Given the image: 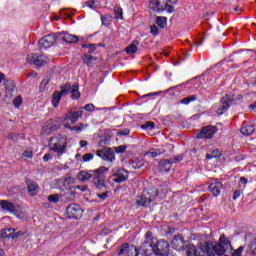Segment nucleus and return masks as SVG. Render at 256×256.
Returning a JSON list of instances; mask_svg holds the SVG:
<instances>
[{
    "instance_id": "f257e3e1",
    "label": "nucleus",
    "mask_w": 256,
    "mask_h": 256,
    "mask_svg": "<svg viewBox=\"0 0 256 256\" xmlns=\"http://www.w3.org/2000/svg\"><path fill=\"white\" fill-rule=\"evenodd\" d=\"M245 247L240 246L238 249L233 251V246H231V241L225 238L224 235L220 236V239L217 244L215 243H207L206 251L208 256H241Z\"/></svg>"
},
{
    "instance_id": "f03ea898",
    "label": "nucleus",
    "mask_w": 256,
    "mask_h": 256,
    "mask_svg": "<svg viewBox=\"0 0 256 256\" xmlns=\"http://www.w3.org/2000/svg\"><path fill=\"white\" fill-rule=\"evenodd\" d=\"M108 173V167L100 166L99 168L94 170L79 172V174L77 175V179L82 183H86V181H89L91 179L96 189H105V179Z\"/></svg>"
},
{
    "instance_id": "7ed1b4c3",
    "label": "nucleus",
    "mask_w": 256,
    "mask_h": 256,
    "mask_svg": "<svg viewBox=\"0 0 256 256\" xmlns=\"http://www.w3.org/2000/svg\"><path fill=\"white\" fill-rule=\"evenodd\" d=\"M49 149L61 157L67 151V137L57 134L50 139Z\"/></svg>"
},
{
    "instance_id": "20e7f679",
    "label": "nucleus",
    "mask_w": 256,
    "mask_h": 256,
    "mask_svg": "<svg viewBox=\"0 0 256 256\" xmlns=\"http://www.w3.org/2000/svg\"><path fill=\"white\" fill-rule=\"evenodd\" d=\"M155 255V239L153 232L148 231L145 235V240L141 244L139 252H136V256H151Z\"/></svg>"
},
{
    "instance_id": "39448f33",
    "label": "nucleus",
    "mask_w": 256,
    "mask_h": 256,
    "mask_svg": "<svg viewBox=\"0 0 256 256\" xmlns=\"http://www.w3.org/2000/svg\"><path fill=\"white\" fill-rule=\"evenodd\" d=\"M159 195V190L155 187H151L143 190L142 195L139 200H137L138 205L141 207H149L155 198Z\"/></svg>"
},
{
    "instance_id": "423d86ee",
    "label": "nucleus",
    "mask_w": 256,
    "mask_h": 256,
    "mask_svg": "<svg viewBox=\"0 0 256 256\" xmlns=\"http://www.w3.org/2000/svg\"><path fill=\"white\" fill-rule=\"evenodd\" d=\"M149 8L152 11H167V13H173L175 11L173 5L163 3V0H150Z\"/></svg>"
},
{
    "instance_id": "0eeeda50",
    "label": "nucleus",
    "mask_w": 256,
    "mask_h": 256,
    "mask_svg": "<svg viewBox=\"0 0 256 256\" xmlns=\"http://www.w3.org/2000/svg\"><path fill=\"white\" fill-rule=\"evenodd\" d=\"M127 179H129V171L119 167L112 169V181L114 183H125Z\"/></svg>"
},
{
    "instance_id": "6e6552de",
    "label": "nucleus",
    "mask_w": 256,
    "mask_h": 256,
    "mask_svg": "<svg viewBox=\"0 0 256 256\" xmlns=\"http://www.w3.org/2000/svg\"><path fill=\"white\" fill-rule=\"evenodd\" d=\"M27 63H31L32 65H36V67H43L49 63V58L45 55H37V54H28L26 58Z\"/></svg>"
},
{
    "instance_id": "1a4fd4ad",
    "label": "nucleus",
    "mask_w": 256,
    "mask_h": 256,
    "mask_svg": "<svg viewBox=\"0 0 256 256\" xmlns=\"http://www.w3.org/2000/svg\"><path fill=\"white\" fill-rule=\"evenodd\" d=\"M69 219H81L83 217V209L77 204H71L66 208Z\"/></svg>"
},
{
    "instance_id": "9d476101",
    "label": "nucleus",
    "mask_w": 256,
    "mask_h": 256,
    "mask_svg": "<svg viewBox=\"0 0 256 256\" xmlns=\"http://www.w3.org/2000/svg\"><path fill=\"white\" fill-rule=\"evenodd\" d=\"M59 127H61V118H52L44 124L43 130L49 135L53 131H58Z\"/></svg>"
},
{
    "instance_id": "9b49d317",
    "label": "nucleus",
    "mask_w": 256,
    "mask_h": 256,
    "mask_svg": "<svg viewBox=\"0 0 256 256\" xmlns=\"http://www.w3.org/2000/svg\"><path fill=\"white\" fill-rule=\"evenodd\" d=\"M233 105V98L229 95H225L221 100H220V106L216 110L217 115H223L224 113H227L229 110V107Z\"/></svg>"
},
{
    "instance_id": "f8f14e48",
    "label": "nucleus",
    "mask_w": 256,
    "mask_h": 256,
    "mask_svg": "<svg viewBox=\"0 0 256 256\" xmlns=\"http://www.w3.org/2000/svg\"><path fill=\"white\" fill-rule=\"evenodd\" d=\"M56 41L57 36L55 34H48L38 41V45L40 49H49V47L55 45Z\"/></svg>"
},
{
    "instance_id": "ddd939ff",
    "label": "nucleus",
    "mask_w": 256,
    "mask_h": 256,
    "mask_svg": "<svg viewBox=\"0 0 256 256\" xmlns=\"http://www.w3.org/2000/svg\"><path fill=\"white\" fill-rule=\"evenodd\" d=\"M155 255L169 256V242L165 240L155 242Z\"/></svg>"
},
{
    "instance_id": "4468645a",
    "label": "nucleus",
    "mask_w": 256,
    "mask_h": 256,
    "mask_svg": "<svg viewBox=\"0 0 256 256\" xmlns=\"http://www.w3.org/2000/svg\"><path fill=\"white\" fill-rule=\"evenodd\" d=\"M215 133H217V127L211 125L204 126L197 134V139H213Z\"/></svg>"
},
{
    "instance_id": "2eb2a0df",
    "label": "nucleus",
    "mask_w": 256,
    "mask_h": 256,
    "mask_svg": "<svg viewBox=\"0 0 256 256\" xmlns=\"http://www.w3.org/2000/svg\"><path fill=\"white\" fill-rule=\"evenodd\" d=\"M96 155L97 157L103 159V161H110V163H113V161H115V152H113L111 148L97 150Z\"/></svg>"
},
{
    "instance_id": "dca6fc26",
    "label": "nucleus",
    "mask_w": 256,
    "mask_h": 256,
    "mask_svg": "<svg viewBox=\"0 0 256 256\" xmlns=\"http://www.w3.org/2000/svg\"><path fill=\"white\" fill-rule=\"evenodd\" d=\"M207 243H205V250L203 248H196L195 245L189 244L186 250V255L187 256H203L205 255V252L207 253ZM213 243V242H209Z\"/></svg>"
},
{
    "instance_id": "f3484780",
    "label": "nucleus",
    "mask_w": 256,
    "mask_h": 256,
    "mask_svg": "<svg viewBox=\"0 0 256 256\" xmlns=\"http://www.w3.org/2000/svg\"><path fill=\"white\" fill-rule=\"evenodd\" d=\"M0 207L3 211L13 213V215H19V206H15L12 202L7 200H0Z\"/></svg>"
},
{
    "instance_id": "a211bd4d",
    "label": "nucleus",
    "mask_w": 256,
    "mask_h": 256,
    "mask_svg": "<svg viewBox=\"0 0 256 256\" xmlns=\"http://www.w3.org/2000/svg\"><path fill=\"white\" fill-rule=\"evenodd\" d=\"M81 117H83V110H78L68 112L64 119L65 121H70L72 125H75V123L78 122Z\"/></svg>"
},
{
    "instance_id": "6ab92c4d",
    "label": "nucleus",
    "mask_w": 256,
    "mask_h": 256,
    "mask_svg": "<svg viewBox=\"0 0 256 256\" xmlns=\"http://www.w3.org/2000/svg\"><path fill=\"white\" fill-rule=\"evenodd\" d=\"M208 189L214 197H219L221 195V189H223V183L219 181L211 182Z\"/></svg>"
},
{
    "instance_id": "aec40b11",
    "label": "nucleus",
    "mask_w": 256,
    "mask_h": 256,
    "mask_svg": "<svg viewBox=\"0 0 256 256\" xmlns=\"http://www.w3.org/2000/svg\"><path fill=\"white\" fill-rule=\"evenodd\" d=\"M171 243L173 249H175L176 251H181V249L185 247V240L183 239V236L179 234L173 236Z\"/></svg>"
},
{
    "instance_id": "412c9836",
    "label": "nucleus",
    "mask_w": 256,
    "mask_h": 256,
    "mask_svg": "<svg viewBox=\"0 0 256 256\" xmlns=\"http://www.w3.org/2000/svg\"><path fill=\"white\" fill-rule=\"evenodd\" d=\"M26 185L28 187V193L31 197H35V195L39 193V184H37V182L31 179H26Z\"/></svg>"
},
{
    "instance_id": "4be33fe9",
    "label": "nucleus",
    "mask_w": 256,
    "mask_h": 256,
    "mask_svg": "<svg viewBox=\"0 0 256 256\" xmlns=\"http://www.w3.org/2000/svg\"><path fill=\"white\" fill-rule=\"evenodd\" d=\"M19 234L15 233V229L8 228V229H2L0 232V238L1 239H18Z\"/></svg>"
},
{
    "instance_id": "5701e85b",
    "label": "nucleus",
    "mask_w": 256,
    "mask_h": 256,
    "mask_svg": "<svg viewBox=\"0 0 256 256\" xmlns=\"http://www.w3.org/2000/svg\"><path fill=\"white\" fill-rule=\"evenodd\" d=\"M4 87L6 91V97L8 98L13 97V93L15 92V89H17V87L15 86V82H13V80H6L4 82Z\"/></svg>"
},
{
    "instance_id": "b1692460",
    "label": "nucleus",
    "mask_w": 256,
    "mask_h": 256,
    "mask_svg": "<svg viewBox=\"0 0 256 256\" xmlns=\"http://www.w3.org/2000/svg\"><path fill=\"white\" fill-rule=\"evenodd\" d=\"M163 153H165V149L163 148H150L147 152L144 153V157L155 159V157H159V155H163Z\"/></svg>"
},
{
    "instance_id": "393cba45",
    "label": "nucleus",
    "mask_w": 256,
    "mask_h": 256,
    "mask_svg": "<svg viewBox=\"0 0 256 256\" xmlns=\"http://www.w3.org/2000/svg\"><path fill=\"white\" fill-rule=\"evenodd\" d=\"M61 39L62 41H64L65 43H78L79 42V37H77L76 35H72L70 33L67 32H62L61 34Z\"/></svg>"
},
{
    "instance_id": "a878e982",
    "label": "nucleus",
    "mask_w": 256,
    "mask_h": 256,
    "mask_svg": "<svg viewBox=\"0 0 256 256\" xmlns=\"http://www.w3.org/2000/svg\"><path fill=\"white\" fill-rule=\"evenodd\" d=\"M240 133L246 136L253 135L255 133V126L248 123H243L240 129Z\"/></svg>"
},
{
    "instance_id": "bb28decb",
    "label": "nucleus",
    "mask_w": 256,
    "mask_h": 256,
    "mask_svg": "<svg viewBox=\"0 0 256 256\" xmlns=\"http://www.w3.org/2000/svg\"><path fill=\"white\" fill-rule=\"evenodd\" d=\"M99 58L94 57L91 54H84L83 56V61L85 63V65H87L88 67H93V65H95V62L98 61Z\"/></svg>"
},
{
    "instance_id": "cd10ccee",
    "label": "nucleus",
    "mask_w": 256,
    "mask_h": 256,
    "mask_svg": "<svg viewBox=\"0 0 256 256\" xmlns=\"http://www.w3.org/2000/svg\"><path fill=\"white\" fill-rule=\"evenodd\" d=\"M139 47V41L138 40H133L131 44L126 47L125 51L127 55H133L136 51H138Z\"/></svg>"
},
{
    "instance_id": "c85d7f7f",
    "label": "nucleus",
    "mask_w": 256,
    "mask_h": 256,
    "mask_svg": "<svg viewBox=\"0 0 256 256\" xmlns=\"http://www.w3.org/2000/svg\"><path fill=\"white\" fill-rule=\"evenodd\" d=\"M63 94L59 91H55L52 95V105L53 107H59V103H61V98Z\"/></svg>"
},
{
    "instance_id": "c756f323",
    "label": "nucleus",
    "mask_w": 256,
    "mask_h": 256,
    "mask_svg": "<svg viewBox=\"0 0 256 256\" xmlns=\"http://www.w3.org/2000/svg\"><path fill=\"white\" fill-rule=\"evenodd\" d=\"M172 165H173V162H171V160L160 161V169L161 171H165L166 173L167 171H170Z\"/></svg>"
},
{
    "instance_id": "7c9ffc66",
    "label": "nucleus",
    "mask_w": 256,
    "mask_h": 256,
    "mask_svg": "<svg viewBox=\"0 0 256 256\" xmlns=\"http://www.w3.org/2000/svg\"><path fill=\"white\" fill-rule=\"evenodd\" d=\"M59 181L60 183H63V186L66 187V189H71L69 185H73L75 183V180L71 176L61 178Z\"/></svg>"
},
{
    "instance_id": "2f4dec72",
    "label": "nucleus",
    "mask_w": 256,
    "mask_h": 256,
    "mask_svg": "<svg viewBox=\"0 0 256 256\" xmlns=\"http://www.w3.org/2000/svg\"><path fill=\"white\" fill-rule=\"evenodd\" d=\"M71 97L72 99H80L81 98V92H79V84H74L72 86V90H71Z\"/></svg>"
},
{
    "instance_id": "473e14b6",
    "label": "nucleus",
    "mask_w": 256,
    "mask_h": 256,
    "mask_svg": "<svg viewBox=\"0 0 256 256\" xmlns=\"http://www.w3.org/2000/svg\"><path fill=\"white\" fill-rule=\"evenodd\" d=\"M193 101H197V96L196 95H191L186 98H183L180 100L181 105H189V103H193Z\"/></svg>"
},
{
    "instance_id": "72a5a7b5",
    "label": "nucleus",
    "mask_w": 256,
    "mask_h": 256,
    "mask_svg": "<svg viewBox=\"0 0 256 256\" xmlns=\"http://www.w3.org/2000/svg\"><path fill=\"white\" fill-rule=\"evenodd\" d=\"M156 23L158 27H160V29H165V27H167V18L158 16L156 19Z\"/></svg>"
},
{
    "instance_id": "f704fd0d",
    "label": "nucleus",
    "mask_w": 256,
    "mask_h": 256,
    "mask_svg": "<svg viewBox=\"0 0 256 256\" xmlns=\"http://www.w3.org/2000/svg\"><path fill=\"white\" fill-rule=\"evenodd\" d=\"M82 48L88 49L89 55H93V53H95V51H97V44H83Z\"/></svg>"
},
{
    "instance_id": "c9c22d12",
    "label": "nucleus",
    "mask_w": 256,
    "mask_h": 256,
    "mask_svg": "<svg viewBox=\"0 0 256 256\" xmlns=\"http://www.w3.org/2000/svg\"><path fill=\"white\" fill-rule=\"evenodd\" d=\"M143 165H144L143 160L138 159V158L134 159L131 162L132 169H141Z\"/></svg>"
},
{
    "instance_id": "e433bc0d",
    "label": "nucleus",
    "mask_w": 256,
    "mask_h": 256,
    "mask_svg": "<svg viewBox=\"0 0 256 256\" xmlns=\"http://www.w3.org/2000/svg\"><path fill=\"white\" fill-rule=\"evenodd\" d=\"M73 90V86L71 84H65L64 86L61 87V94L62 95H69L71 94V91Z\"/></svg>"
},
{
    "instance_id": "4c0bfd02",
    "label": "nucleus",
    "mask_w": 256,
    "mask_h": 256,
    "mask_svg": "<svg viewBox=\"0 0 256 256\" xmlns=\"http://www.w3.org/2000/svg\"><path fill=\"white\" fill-rule=\"evenodd\" d=\"M129 253V243H123L120 246V250L118 252V255H128Z\"/></svg>"
},
{
    "instance_id": "58836bf2",
    "label": "nucleus",
    "mask_w": 256,
    "mask_h": 256,
    "mask_svg": "<svg viewBox=\"0 0 256 256\" xmlns=\"http://www.w3.org/2000/svg\"><path fill=\"white\" fill-rule=\"evenodd\" d=\"M141 129H145L146 131H151L155 129V122L147 121L145 124L141 125Z\"/></svg>"
},
{
    "instance_id": "ea45409f",
    "label": "nucleus",
    "mask_w": 256,
    "mask_h": 256,
    "mask_svg": "<svg viewBox=\"0 0 256 256\" xmlns=\"http://www.w3.org/2000/svg\"><path fill=\"white\" fill-rule=\"evenodd\" d=\"M102 25H109L113 21V16L111 14H106L101 16Z\"/></svg>"
},
{
    "instance_id": "a19ab883",
    "label": "nucleus",
    "mask_w": 256,
    "mask_h": 256,
    "mask_svg": "<svg viewBox=\"0 0 256 256\" xmlns=\"http://www.w3.org/2000/svg\"><path fill=\"white\" fill-rule=\"evenodd\" d=\"M217 157H221V152L219 149H214L211 154H206V159H217Z\"/></svg>"
},
{
    "instance_id": "79ce46f5",
    "label": "nucleus",
    "mask_w": 256,
    "mask_h": 256,
    "mask_svg": "<svg viewBox=\"0 0 256 256\" xmlns=\"http://www.w3.org/2000/svg\"><path fill=\"white\" fill-rule=\"evenodd\" d=\"M114 13L116 19H123V9H121L119 6L114 7Z\"/></svg>"
},
{
    "instance_id": "37998d69",
    "label": "nucleus",
    "mask_w": 256,
    "mask_h": 256,
    "mask_svg": "<svg viewBox=\"0 0 256 256\" xmlns=\"http://www.w3.org/2000/svg\"><path fill=\"white\" fill-rule=\"evenodd\" d=\"M13 105L16 109H19L23 105V98L21 96L14 98Z\"/></svg>"
},
{
    "instance_id": "c03bdc74",
    "label": "nucleus",
    "mask_w": 256,
    "mask_h": 256,
    "mask_svg": "<svg viewBox=\"0 0 256 256\" xmlns=\"http://www.w3.org/2000/svg\"><path fill=\"white\" fill-rule=\"evenodd\" d=\"M129 133H131V130H130L129 128H125V129H123V130H118V131L116 132V135H117L118 137H123V136L129 135Z\"/></svg>"
},
{
    "instance_id": "a18cd8bd",
    "label": "nucleus",
    "mask_w": 256,
    "mask_h": 256,
    "mask_svg": "<svg viewBox=\"0 0 256 256\" xmlns=\"http://www.w3.org/2000/svg\"><path fill=\"white\" fill-rule=\"evenodd\" d=\"M93 157H95L93 153H87L82 157V161L83 163H89V161H92Z\"/></svg>"
},
{
    "instance_id": "49530a36",
    "label": "nucleus",
    "mask_w": 256,
    "mask_h": 256,
    "mask_svg": "<svg viewBox=\"0 0 256 256\" xmlns=\"http://www.w3.org/2000/svg\"><path fill=\"white\" fill-rule=\"evenodd\" d=\"M48 201L50 203H59V194H53L48 196Z\"/></svg>"
},
{
    "instance_id": "de8ad7c7",
    "label": "nucleus",
    "mask_w": 256,
    "mask_h": 256,
    "mask_svg": "<svg viewBox=\"0 0 256 256\" xmlns=\"http://www.w3.org/2000/svg\"><path fill=\"white\" fill-rule=\"evenodd\" d=\"M97 5H98V3L95 2V0H88V1L85 3V6H86V7H89L90 9H97Z\"/></svg>"
},
{
    "instance_id": "09e8293b",
    "label": "nucleus",
    "mask_w": 256,
    "mask_h": 256,
    "mask_svg": "<svg viewBox=\"0 0 256 256\" xmlns=\"http://www.w3.org/2000/svg\"><path fill=\"white\" fill-rule=\"evenodd\" d=\"M22 159H33V151L26 150L22 153Z\"/></svg>"
},
{
    "instance_id": "8fccbe9b",
    "label": "nucleus",
    "mask_w": 256,
    "mask_h": 256,
    "mask_svg": "<svg viewBox=\"0 0 256 256\" xmlns=\"http://www.w3.org/2000/svg\"><path fill=\"white\" fill-rule=\"evenodd\" d=\"M115 153H125L127 151L126 145H120L114 148Z\"/></svg>"
},
{
    "instance_id": "3c124183",
    "label": "nucleus",
    "mask_w": 256,
    "mask_h": 256,
    "mask_svg": "<svg viewBox=\"0 0 256 256\" xmlns=\"http://www.w3.org/2000/svg\"><path fill=\"white\" fill-rule=\"evenodd\" d=\"M87 127V125H84L83 123H79L76 126H74V131H76V133H81V131H83V129H85Z\"/></svg>"
},
{
    "instance_id": "603ef678",
    "label": "nucleus",
    "mask_w": 256,
    "mask_h": 256,
    "mask_svg": "<svg viewBox=\"0 0 256 256\" xmlns=\"http://www.w3.org/2000/svg\"><path fill=\"white\" fill-rule=\"evenodd\" d=\"M150 32H151V35H154V37H157V35H159V28L155 25H152L150 27Z\"/></svg>"
},
{
    "instance_id": "864d4df0",
    "label": "nucleus",
    "mask_w": 256,
    "mask_h": 256,
    "mask_svg": "<svg viewBox=\"0 0 256 256\" xmlns=\"http://www.w3.org/2000/svg\"><path fill=\"white\" fill-rule=\"evenodd\" d=\"M50 78L49 76L45 77L41 83H40V89H45V87H47V84L49 83Z\"/></svg>"
},
{
    "instance_id": "5fc2aeb1",
    "label": "nucleus",
    "mask_w": 256,
    "mask_h": 256,
    "mask_svg": "<svg viewBox=\"0 0 256 256\" xmlns=\"http://www.w3.org/2000/svg\"><path fill=\"white\" fill-rule=\"evenodd\" d=\"M171 163H181L183 161V155L175 156L174 159L170 160Z\"/></svg>"
},
{
    "instance_id": "6e6d98bb",
    "label": "nucleus",
    "mask_w": 256,
    "mask_h": 256,
    "mask_svg": "<svg viewBox=\"0 0 256 256\" xmlns=\"http://www.w3.org/2000/svg\"><path fill=\"white\" fill-rule=\"evenodd\" d=\"M241 193H242L241 190H235L234 194L232 196L233 200L237 201V199H239V197H241Z\"/></svg>"
},
{
    "instance_id": "4d7b16f0",
    "label": "nucleus",
    "mask_w": 256,
    "mask_h": 256,
    "mask_svg": "<svg viewBox=\"0 0 256 256\" xmlns=\"http://www.w3.org/2000/svg\"><path fill=\"white\" fill-rule=\"evenodd\" d=\"M51 159H53V155H51V154H49V153H47V154H45V155L43 156V161H44V163H47V162L51 161Z\"/></svg>"
},
{
    "instance_id": "13d9d810",
    "label": "nucleus",
    "mask_w": 256,
    "mask_h": 256,
    "mask_svg": "<svg viewBox=\"0 0 256 256\" xmlns=\"http://www.w3.org/2000/svg\"><path fill=\"white\" fill-rule=\"evenodd\" d=\"M83 109H85V111H94L95 109V105L93 104H86Z\"/></svg>"
},
{
    "instance_id": "bf43d9fd",
    "label": "nucleus",
    "mask_w": 256,
    "mask_h": 256,
    "mask_svg": "<svg viewBox=\"0 0 256 256\" xmlns=\"http://www.w3.org/2000/svg\"><path fill=\"white\" fill-rule=\"evenodd\" d=\"M109 192H103L102 194H97V197H99V199H102V201H105V199H107V195Z\"/></svg>"
},
{
    "instance_id": "052dcab7",
    "label": "nucleus",
    "mask_w": 256,
    "mask_h": 256,
    "mask_svg": "<svg viewBox=\"0 0 256 256\" xmlns=\"http://www.w3.org/2000/svg\"><path fill=\"white\" fill-rule=\"evenodd\" d=\"M164 5L165 3H167V5H169V3H171V5H177V1L178 0H162Z\"/></svg>"
},
{
    "instance_id": "680f3d73",
    "label": "nucleus",
    "mask_w": 256,
    "mask_h": 256,
    "mask_svg": "<svg viewBox=\"0 0 256 256\" xmlns=\"http://www.w3.org/2000/svg\"><path fill=\"white\" fill-rule=\"evenodd\" d=\"M65 129H69L70 131H75V126H71L69 123L64 125Z\"/></svg>"
},
{
    "instance_id": "e2e57ef3",
    "label": "nucleus",
    "mask_w": 256,
    "mask_h": 256,
    "mask_svg": "<svg viewBox=\"0 0 256 256\" xmlns=\"http://www.w3.org/2000/svg\"><path fill=\"white\" fill-rule=\"evenodd\" d=\"M240 183H242V185H247V183H249V180L245 177H241L240 178Z\"/></svg>"
},
{
    "instance_id": "0e129e2a",
    "label": "nucleus",
    "mask_w": 256,
    "mask_h": 256,
    "mask_svg": "<svg viewBox=\"0 0 256 256\" xmlns=\"http://www.w3.org/2000/svg\"><path fill=\"white\" fill-rule=\"evenodd\" d=\"M79 145H80V147H87V145H89V142H87V141H85V140H81V141L79 142Z\"/></svg>"
},
{
    "instance_id": "69168bd1",
    "label": "nucleus",
    "mask_w": 256,
    "mask_h": 256,
    "mask_svg": "<svg viewBox=\"0 0 256 256\" xmlns=\"http://www.w3.org/2000/svg\"><path fill=\"white\" fill-rule=\"evenodd\" d=\"M109 233H111V230L107 229V228H104L102 230V235H109Z\"/></svg>"
},
{
    "instance_id": "338daca9",
    "label": "nucleus",
    "mask_w": 256,
    "mask_h": 256,
    "mask_svg": "<svg viewBox=\"0 0 256 256\" xmlns=\"http://www.w3.org/2000/svg\"><path fill=\"white\" fill-rule=\"evenodd\" d=\"M234 11L237 13V12H240L243 11V8L239 7V6H236L234 7Z\"/></svg>"
},
{
    "instance_id": "774afa93",
    "label": "nucleus",
    "mask_w": 256,
    "mask_h": 256,
    "mask_svg": "<svg viewBox=\"0 0 256 256\" xmlns=\"http://www.w3.org/2000/svg\"><path fill=\"white\" fill-rule=\"evenodd\" d=\"M77 189H81L82 191H87V186H77Z\"/></svg>"
}]
</instances>
